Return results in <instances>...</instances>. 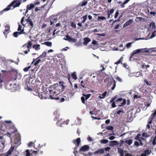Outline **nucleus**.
<instances>
[{
    "label": "nucleus",
    "instance_id": "obj_1",
    "mask_svg": "<svg viewBox=\"0 0 156 156\" xmlns=\"http://www.w3.org/2000/svg\"><path fill=\"white\" fill-rule=\"evenodd\" d=\"M64 82L63 81H60L59 85L57 83L55 84L52 86H50L48 88L45 89V92L40 93L39 92L40 89V88L37 87L36 89L35 86L33 88V93L35 95L38 96L41 99H46L50 97L51 99L58 100L60 98L57 95L63 91L66 88L64 85Z\"/></svg>",
    "mask_w": 156,
    "mask_h": 156
},
{
    "label": "nucleus",
    "instance_id": "obj_2",
    "mask_svg": "<svg viewBox=\"0 0 156 156\" xmlns=\"http://www.w3.org/2000/svg\"><path fill=\"white\" fill-rule=\"evenodd\" d=\"M20 5V0H14L6 8L0 11V15H2L4 11H6L10 9H13Z\"/></svg>",
    "mask_w": 156,
    "mask_h": 156
},
{
    "label": "nucleus",
    "instance_id": "obj_3",
    "mask_svg": "<svg viewBox=\"0 0 156 156\" xmlns=\"http://www.w3.org/2000/svg\"><path fill=\"white\" fill-rule=\"evenodd\" d=\"M117 97L116 96H115L110 101V103H112L111 106L112 107L114 108L116 107V105H115V102L119 101H121L122 100H123L122 102L121 103L120 105H118L119 107H121L123 105H125L126 103V100L125 99H124L122 100V98H119L117 99L116 100Z\"/></svg>",
    "mask_w": 156,
    "mask_h": 156
},
{
    "label": "nucleus",
    "instance_id": "obj_4",
    "mask_svg": "<svg viewBox=\"0 0 156 156\" xmlns=\"http://www.w3.org/2000/svg\"><path fill=\"white\" fill-rule=\"evenodd\" d=\"M116 81H115L113 78L112 77V79L107 83V86L108 87H111L112 90H113L114 89L115 86Z\"/></svg>",
    "mask_w": 156,
    "mask_h": 156
},
{
    "label": "nucleus",
    "instance_id": "obj_5",
    "mask_svg": "<svg viewBox=\"0 0 156 156\" xmlns=\"http://www.w3.org/2000/svg\"><path fill=\"white\" fill-rule=\"evenodd\" d=\"M65 38H64L63 39L66 41H68L69 42L76 43L77 42V40L75 38H72L70 37L68 35H67L65 36Z\"/></svg>",
    "mask_w": 156,
    "mask_h": 156
},
{
    "label": "nucleus",
    "instance_id": "obj_6",
    "mask_svg": "<svg viewBox=\"0 0 156 156\" xmlns=\"http://www.w3.org/2000/svg\"><path fill=\"white\" fill-rule=\"evenodd\" d=\"M8 128L11 134L16 132L17 131L15 126L12 124H11L9 126Z\"/></svg>",
    "mask_w": 156,
    "mask_h": 156
},
{
    "label": "nucleus",
    "instance_id": "obj_7",
    "mask_svg": "<svg viewBox=\"0 0 156 156\" xmlns=\"http://www.w3.org/2000/svg\"><path fill=\"white\" fill-rule=\"evenodd\" d=\"M144 49H138L133 51L130 54V60L131 59L132 57L134 56L135 54H136L138 53H139L141 52H144Z\"/></svg>",
    "mask_w": 156,
    "mask_h": 156
},
{
    "label": "nucleus",
    "instance_id": "obj_8",
    "mask_svg": "<svg viewBox=\"0 0 156 156\" xmlns=\"http://www.w3.org/2000/svg\"><path fill=\"white\" fill-rule=\"evenodd\" d=\"M98 45L97 41L94 40L92 42V43L89 45V47L94 50L97 48Z\"/></svg>",
    "mask_w": 156,
    "mask_h": 156
},
{
    "label": "nucleus",
    "instance_id": "obj_9",
    "mask_svg": "<svg viewBox=\"0 0 156 156\" xmlns=\"http://www.w3.org/2000/svg\"><path fill=\"white\" fill-rule=\"evenodd\" d=\"M89 146L87 145H84L81 147L79 149V151L80 152H85L88 151L89 149Z\"/></svg>",
    "mask_w": 156,
    "mask_h": 156
},
{
    "label": "nucleus",
    "instance_id": "obj_10",
    "mask_svg": "<svg viewBox=\"0 0 156 156\" xmlns=\"http://www.w3.org/2000/svg\"><path fill=\"white\" fill-rule=\"evenodd\" d=\"M30 84L29 82H26L25 84L24 88L25 89L29 91H33V89L32 90V89L30 87Z\"/></svg>",
    "mask_w": 156,
    "mask_h": 156
},
{
    "label": "nucleus",
    "instance_id": "obj_11",
    "mask_svg": "<svg viewBox=\"0 0 156 156\" xmlns=\"http://www.w3.org/2000/svg\"><path fill=\"white\" fill-rule=\"evenodd\" d=\"M151 149H147L144 151L143 153L141 154L140 156H147L151 153Z\"/></svg>",
    "mask_w": 156,
    "mask_h": 156
},
{
    "label": "nucleus",
    "instance_id": "obj_12",
    "mask_svg": "<svg viewBox=\"0 0 156 156\" xmlns=\"http://www.w3.org/2000/svg\"><path fill=\"white\" fill-rule=\"evenodd\" d=\"M81 141L80 138H78L76 140H73V143L76 146V147H77L80 144Z\"/></svg>",
    "mask_w": 156,
    "mask_h": 156
},
{
    "label": "nucleus",
    "instance_id": "obj_13",
    "mask_svg": "<svg viewBox=\"0 0 156 156\" xmlns=\"http://www.w3.org/2000/svg\"><path fill=\"white\" fill-rule=\"evenodd\" d=\"M34 4H31L30 5L28 4L27 5L26 10L25 12V14L28 12V10L34 8Z\"/></svg>",
    "mask_w": 156,
    "mask_h": 156
},
{
    "label": "nucleus",
    "instance_id": "obj_14",
    "mask_svg": "<svg viewBox=\"0 0 156 156\" xmlns=\"http://www.w3.org/2000/svg\"><path fill=\"white\" fill-rule=\"evenodd\" d=\"M83 39L84 41L83 44L85 45H87L91 41V39L87 37H84L83 38Z\"/></svg>",
    "mask_w": 156,
    "mask_h": 156
},
{
    "label": "nucleus",
    "instance_id": "obj_15",
    "mask_svg": "<svg viewBox=\"0 0 156 156\" xmlns=\"http://www.w3.org/2000/svg\"><path fill=\"white\" fill-rule=\"evenodd\" d=\"M133 21L132 19H129L123 25V27L125 28L128 26L130 25L133 22Z\"/></svg>",
    "mask_w": 156,
    "mask_h": 156
},
{
    "label": "nucleus",
    "instance_id": "obj_16",
    "mask_svg": "<svg viewBox=\"0 0 156 156\" xmlns=\"http://www.w3.org/2000/svg\"><path fill=\"white\" fill-rule=\"evenodd\" d=\"M14 148H15L14 147V146H12L11 148L7 152L6 154L5 155V156H8L9 155H10L11 154L12 152V151H13L14 150Z\"/></svg>",
    "mask_w": 156,
    "mask_h": 156
},
{
    "label": "nucleus",
    "instance_id": "obj_17",
    "mask_svg": "<svg viewBox=\"0 0 156 156\" xmlns=\"http://www.w3.org/2000/svg\"><path fill=\"white\" fill-rule=\"evenodd\" d=\"M14 148H15L14 147V146H12L11 148L7 152L6 154L5 155V156H8L9 155H10L11 154L12 152V151H13L14 150Z\"/></svg>",
    "mask_w": 156,
    "mask_h": 156
},
{
    "label": "nucleus",
    "instance_id": "obj_18",
    "mask_svg": "<svg viewBox=\"0 0 156 156\" xmlns=\"http://www.w3.org/2000/svg\"><path fill=\"white\" fill-rule=\"evenodd\" d=\"M46 52H43L42 54L40 55L39 57H37L36 59H34L33 61L32 62V64L34 62L36 59L38 58H42L45 57H46Z\"/></svg>",
    "mask_w": 156,
    "mask_h": 156
},
{
    "label": "nucleus",
    "instance_id": "obj_19",
    "mask_svg": "<svg viewBox=\"0 0 156 156\" xmlns=\"http://www.w3.org/2000/svg\"><path fill=\"white\" fill-rule=\"evenodd\" d=\"M5 27L6 29L4 30L3 32V34L5 36V34H7L9 33V30L10 28V26L8 24H7L5 26Z\"/></svg>",
    "mask_w": 156,
    "mask_h": 156
},
{
    "label": "nucleus",
    "instance_id": "obj_20",
    "mask_svg": "<svg viewBox=\"0 0 156 156\" xmlns=\"http://www.w3.org/2000/svg\"><path fill=\"white\" fill-rule=\"evenodd\" d=\"M104 153V150L103 148L99 149L96 151L94 152V154H103Z\"/></svg>",
    "mask_w": 156,
    "mask_h": 156
},
{
    "label": "nucleus",
    "instance_id": "obj_21",
    "mask_svg": "<svg viewBox=\"0 0 156 156\" xmlns=\"http://www.w3.org/2000/svg\"><path fill=\"white\" fill-rule=\"evenodd\" d=\"M26 21L28 23V25H30L31 27V28L33 27L34 25L31 19L29 18H28L26 20Z\"/></svg>",
    "mask_w": 156,
    "mask_h": 156
},
{
    "label": "nucleus",
    "instance_id": "obj_22",
    "mask_svg": "<svg viewBox=\"0 0 156 156\" xmlns=\"http://www.w3.org/2000/svg\"><path fill=\"white\" fill-rule=\"evenodd\" d=\"M118 152L121 156H124V152L123 150L121 148L118 147L117 148Z\"/></svg>",
    "mask_w": 156,
    "mask_h": 156
},
{
    "label": "nucleus",
    "instance_id": "obj_23",
    "mask_svg": "<svg viewBox=\"0 0 156 156\" xmlns=\"http://www.w3.org/2000/svg\"><path fill=\"white\" fill-rule=\"evenodd\" d=\"M33 48H34L36 50L38 51L39 50L40 48V44H38L37 45H33L32 46Z\"/></svg>",
    "mask_w": 156,
    "mask_h": 156
},
{
    "label": "nucleus",
    "instance_id": "obj_24",
    "mask_svg": "<svg viewBox=\"0 0 156 156\" xmlns=\"http://www.w3.org/2000/svg\"><path fill=\"white\" fill-rule=\"evenodd\" d=\"M42 44L45 45H46L50 47H51L52 46V43L50 41L45 42L42 43Z\"/></svg>",
    "mask_w": 156,
    "mask_h": 156
},
{
    "label": "nucleus",
    "instance_id": "obj_25",
    "mask_svg": "<svg viewBox=\"0 0 156 156\" xmlns=\"http://www.w3.org/2000/svg\"><path fill=\"white\" fill-rule=\"evenodd\" d=\"M38 147L39 148L37 151H35L32 150H30V151L32 153V154H34V155H36L37 154V153L40 150L39 149H40V148L41 147H40V144H39L38 146Z\"/></svg>",
    "mask_w": 156,
    "mask_h": 156
},
{
    "label": "nucleus",
    "instance_id": "obj_26",
    "mask_svg": "<svg viewBox=\"0 0 156 156\" xmlns=\"http://www.w3.org/2000/svg\"><path fill=\"white\" fill-rule=\"evenodd\" d=\"M107 93V91H105L101 95L99 96V98L100 99H103L105 98Z\"/></svg>",
    "mask_w": 156,
    "mask_h": 156
},
{
    "label": "nucleus",
    "instance_id": "obj_27",
    "mask_svg": "<svg viewBox=\"0 0 156 156\" xmlns=\"http://www.w3.org/2000/svg\"><path fill=\"white\" fill-rule=\"evenodd\" d=\"M150 26L151 27L154 29H156V25L155 23L154 22H152L150 24Z\"/></svg>",
    "mask_w": 156,
    "mask_h": 156
},
{
    "label": "nucleus",
    "instance_id": "obj_28",
    "mask_svg": "<svg viewBox=\"0 0 156 156\" xmlns=\"http://www.w3.org/2000/svg\"><path fill=\"white\" fill-rule=\"evenodd\" d=\"M83 96L85 97V98L86 100H87L91 96V94H83Z\"/></svg>",
    "mask_w": 156,
    "mask_h": 156
},
{
    "label": "nucleus",
    "instance_id": "obj_29",
    "mask_svg": "<svg viewBox=\"0 0 156 156\" xmlns=\"http://www.w3.org/2000/svg\"><path fill=\"white\" fill-rule=\"evenodd\" d=\"M87 15H86L84 16H82V18H81V19L82 18H83V20L81 21V23H84L85 21L86 20H87Z\"/></svg>",
    "mask_w": 156,
    "mask_h": 156
},
{
    "label": "nucleus",
    "instance_id": "obj_30",
    "mask_svg": "<svg viewBox=\"0 0 156 156\" xmlns=\"http://www.w3.org/2000/svg\"><path fill=\"white\" fill-rule=\"evenodd\" d=\"M81 85L83 87H85L87 86L86 82L85 81L84 82H83L82 81H81Z\"/></svg>",
    "mask_w": 156,
    "mask_h": 156
},
{
    "label": "nucleus",
    "instance_id": "obj_31",
    "mask_svg": "<svg viewBox=\"0 0 156 156\" xmlns=\"http://www.w3.org/2000/svg\"><path fill=\"white\" fill-rule=\"evenodd\" d=\"M26 154V156H32L33 155L30 152L29 150L28 149L27 150L25 151Z\"/></svg>",
    "mask_w": 156,
    "mask_h": 156
},
{
    "label": "nucleus",
    "instance_id": "obj_32",
    "mask_svg": "<svg viewBox=\"0 0 156 156\" xmlns=\"http://www.w3.org/2000/svg\"><path fill=\"white\" fill-rule=\"evenodd\" d=\"M141 134L140 133H139L137 134V136H136V137L135 138V139L136 140H137L138 141H140V136H141Z\"/></svg>",
    "mask_w": 156,
    "mask_h": 156
},
{
    "label": "nucleus",
    "instance_id": "obj_33",
    "mask_svg": "<svg viewBox=\"0 0 156 156\" xmlns=\"http://www.w3.org/2000/svg\"><path fill=\"white\" fill-rule=\"evenodd\" d=\"M124 142L128 144L129 145H130L132 143V140L129 139L128 140H126L124 141Z\"/></svg>",
    "mask_w": 156,
    "mask_h": 156
},
{
    "label": "nucleus",
    "instance_id": "obj_34",
    "mask_svg": "<svg viewBox=\"0 0 156 156\" xmlns=\"http://www.w3.org/2000/svg\"><path fill=\"white\" fill-rule=\"evenodd\" d=\"M114 11V10L113 9H112L110 10L108 9L107 10V13L111 15L113 13Z\"/></svg>",
    "mask_w": 156,
    "mask_h": 156
},
{
    "label": "nucleus",
    "instance_id": "obj_35",
    "mask_svg": "<svg viewBox=\"0 0 156 156\" xmlns=\"http://www.w3.org/2000/svg\"><path fill=\"white\" fill-rule=\"evenodd\" d=\"M71 76L72 78L74 80H76L77 79V77L76 72H74L73 73H72L71 74Z\"/></svg>",
    "mask_w": 156,
    "mask_h": 156
},
{
    "label": "nucleus",
    "instance_id": "obj_36",
    "mask_svg": "<svg viewBox=\"0 0 156 156\" xmlns=\"http://www.w3.org/2000/svg\"><path fill=\"white\" fill-rule=\"evenodd\" d=\"M110 143L112 144V145H116L118 144L119 143L116 141H110Z\"/></svg>",
    "mask_w": 156,
    "mask_h": 156
},
{
    "label": "nucleus",
    "instance_id": "obj_37",
    "mask_svg": "<svg viewBox=\"0 0 156 156\" xmlns=\"http://www.w3.org/2000/svg\"><path fill=\"white\" fill-rule=\"evenodd\" d=\"M151 102V101L150 102L149 101H147L145 102V106H146L147 107H149L150 105Z\"/></svg>",
    "mask_w": 156,
    "mask_h": 156
},
{
    "label": "nucleus",
    "instance_id": "obj_38",
    "mask_svg": "<svg viewBox=\"0 0 156 156\" xmlns=\"http://www.w3.org/2000/svg\"><path fill=\"white\" fill-rule=\"evenodd\" d=\"M32 44L31 41H29L27 44V47L29 49L31 48V46Z\"/></svg>",
    "mask_w": 156,
    "mask_h": 156
},
{
    "label": "nucleus",
    "instance_id": "obj_39",
    "mask_svg": "<svg viewBox=\"0 0 156 156\" xmlns=\"http://www.w3.org/2000/svg\"><path fill=\"white\" fill-rule=\"evenodd\" d=\"M108 142V140L106 139L102 140L100 141V142L102 144H106Z\"/></svg>",
    "mask_w": 156,
    "mask_h": 156
},
{
    "label": "nucleus",
    "instance_id": "obj_40",
    "mask_svg": "<svg viewBox=\"0 0 156 156\" xmlns=\"http://www.w3.org/2000/svg\"><path fill=\"white\" fill-rule=\"evenodd\" d=\"M19 34H20L19 32H15L13 33V35L15 37H17Z\"/></svg>",
    "mask_w": 156,
    "mask_h": 156
},
{
    "label": "nucleus",
    "instance_id": "obj_41",
    "mask_svg": "<svg viewBox=\"0 0 156 156\" xmlns=\"http://www.w3.org/2000/svg\"><path fill=\"white\" fill-rule=\"evenodd\" d=\"M156 116V109L155 110L154 112L153 113H152L150 116L151 118H152L154 119Z\"/></svg>",
    "mask_w": 156,
    "mask_h": 156
},
{
    "label": "nucleus",
    "instance_id": "obj_42",
    "mask_svg": "<svg viewBox=\"0 0 156 156\" xmlns=\"http://www.w3.org/2000/svg\"><path fill=\"white\" fill-rule=\"evenodd\" d=\"M81 99L82 103L83 104H86V103L85 102L86 99L85 97H84L83 96L81 98Z\"/></svg>",
    "mask_w": 156,
    "mask_h": 156
},
{
    "label": "nucleus",
    "instance_id": "obj_43",
    "mask_svg": "<svg viewBox=\"0 0 156 156\" xmlns=\"http://www.w3.org/2000/svg\"><path fill=\"white\" fill-rule=\"evenodd\" d=\"M57 20V18L52 19L50 20L51 25L53 24L54 23V22L56 21Z\"/></svg>",
    "mask_w": 156,
    "mask_h": 156
},
{
    "label": "nucleus",
    "instance_id": "obj_44",
    "mask_svg": "<svg viewBox=\"0 0 156 156\" xmlns=\"http://www.w3.org/2000/svg\"><path fill=\"white\" fill-rule=\"evenodd\" d=\"M105 128L106 129L110 130H112L113 129V127L111 126H107Z\"/></svg>",
    "mask_w": 156,
    "mask_h": 156
},
{
    "label": "nucleus",
    "instance_id": "obj_45",
    "mask_svg": "<svg viewBox=\"0 0 156 156\" xmlns=\"http://www.w3.org/2000/svg\"><path fill=\"white\" fill-rule=\"evenodd\" d=\"M28 146L29 147H30L32 146H34V143L32 141H30L29 142Z\"/></svg>",
    "mask_w": 156,
    "mask_h": 156
},
{
    "label": "nucleus",
    "instance_id": "obj_46",
    "mask_svg": "<svg viewBox=\"0 0 156 156\" xmlns=\"http://www.w3.org/2000/svg\"><path fill=\"white\" fill-rule=\"evenodd\" d=\"M87 3V1H83L81 5V6H84L86 5Z\"/></svg>",
    "mask_w": 156,
    "mask_h": 156
},
{
    "label": "nucleus",
    "instance_id": "obj_47",
    "mask_svg": "<svg viewBox=\"0 0 156 156\" xmlns=\"http://www.w3.org/2000/svg\"><path fill=\"white\" fill-rule=\"evenodd\" d=\"M70 23L71 26L72 27H74V28H76V24H75V23L73 22H71Z\"/></svg>",
    "mask_w": 156,
    "mask_h": 156
},
{
    "label": "nucleus",
    "instance_id": "obj_48",
    "mask_svg": "<svg viewBox=\"0 0 156 156\" xmlns=\"http://www.w3.org/2000/svg\"><path fill=\"white\" fill-rule=\"evenodd\" d=\"M31 66H29L27 67H25L23 69V71L24 72H27L28 71V70L30 68Z\"/></svg>",
    "mask_w": 156,
    "mask_h": 156
},
{
    "label": "nucleus",
    "instance_id": "obj_49",
    "mask_svg": "<svg viewBox=\"0 0 156 156\" xmlns=\"http://www.w3.org/2000/svg\"><path fill=\"white\" fill-rule=\"evenodd\" d=\"M153 118H151V117H149V118L148 119V120H149V121L147 123L148 124H151L152 122V121L153 119Z\"/></svg>",
    "mask_w": 156,
    "mask_h": 156
},
{
    "label": "nucleus",
    "instance_id": "obj_50",
    "mask_svg": "<svg viewBox=\"0 0 156 156\" xmlns=\"http://www.w3.org/2000/svg\"><path fill=\"white\" fill-rule=\"evenodd\" d=\"M156 34V30H154L152 33V34L151 36L150 37V38H152L154 37L155 36V34Z\"/></svg>",
    "mask_w": 156,
    "mask_h": 156
},
{
    "label": "nucleus",
    "instance_id": "obj_51",
    "mask_svg": "<svg viewBox=\"0 0 156 156\" xmlns=\"http://www.w3.org/2000/svg\"><path fill=\"white\" fill-rule=\"evenodd\" d=\"M40 0H36L34 2V5H39L40 4Z\"/></svg>",
    "mask_w": 156,
    "mask_h": 156
},
{
    "label": "nucleus",
    "instance_id": "obj_52",
    "mask_svg": "<svg viewBox=\"0 0 156 156\" xmlns=\"http://www.w3.org/2000/svg\"><path fill=\"white\" fill-rule=\"evenodd\" d=\"M124 113V110L123 109H122V110H119L117 112V114L119 115H120L121 114V113Z\"/></svg>",
    "mask_w": 156,
    "mask_h": 156
},
{
    "label": "nucleus",
    "instance_id": "obj_53",
    "mask_svg": "<svg viewBox=\"0 0 156 156\" xmlns=\"http://www.w3.org/2000/svg\"><path fill=\"white\" fill-rule=\"evenodd\" d=\"M111 79L109 78H106L104 80V82L105 83H107V82H108Z\"/></svg>",
    "mask_w": 156,
    "mask_h": 156
},
{
    "label": "nucleus",
    "instance_id": "obj_54",
    "mask_svg": "<svg viewBox=\"0 0 156 156\" xmlns=\"http://www.w3.org/2000/svg\"><path fill=\"white\" fill-rule=\"evenodd\" d=\"M142 136L143 137H149V136L148 135V134L146 133H142Z\"/></svg>",
    "mask_w": 156,
    "mask_h": 156
},
{
    "label": "nucleus",
    "instance_id": "obj_55",
    "mask_svg": "<svg viewBox=\"0 0 156 156\" xmlns=\"http://www.w3.org/2000/svg\"><path fill=\"white\" fill-rule=\"evenodd\" d=\"M5 122L6 123H7V124H9L7 126V128H8V126H9L11 124H12L11 122V121H5Z\"/></svg>",
    "mask_w": 156,
    "mask_h": 156
},
{
    "label": "nucleus",
    "instance_id": "obj_56",
    "mask_svg": "<svg viewBox=\"0 0 156 156\" xmlns=\"http://www.w3.org/2000/svg\"><path fill=\"white\" fill-rule=\"evenodd\" d=\"M59 114L58 115L56 116L54 118V120L55 121L56 120L58 121V119L59 118Z\"/></svg>",
    "mask_w": 156,
    "mask_h": 156
},
{
    "label": "nucleus",
    "instance_id": "obj_57",
    "mask_svg": "<svg viewBox=\"0 0 156 156\" xmlns=\"http://www.w3.org/2000/svg\"><path fill=\"white\" fill-rule=\"evenodd\" d=\"M98 20H99L100 19H101L102 20H105L106 19L105 17L104 16H99L98 17Z\"/></svg>",
    "mask_w": 156,
    "mask_h": 156
},
{
    "label": "nucleus",
    "instance_id": "obj_58",
    "mask_svg": "<svg viewBox=\"0 0 156 156\" xmlns=\"http://www.w3.org/2000/svg\"><path fill=\"white\" fill-rule=\"evenodd\" d=\"M152 144L153 145L156 144V136L152 142Z\"/></svg>",
    "mask_w": 156,
    "mask_h": 156
},
{
    "label": "nucleus",
    "instance_id": "obj_59",
    "mask_svg": "<svg viewBox=\"0 0 156 156\" xmlns=\"http://www.w3.org/2000/svg\"><path fill=\"white\" fill-rule=\"evenodd\" d=\"M62 120V118H59L56 123V125H57L58 124L60 123Z\"/></svg>",
    "mask_w": 156,
    "mask_h": 156
},
{
    "label": "nucleus",
    "instance_id": "obj_60",
    "mask_svg": "<svg viewBox=\"0 0 156 156\" xmlns=\"http://www.w3.org/2000/svg\"><path fill=\"white\" fill-rule=\"evenodd\" d=\"M119 14V11L118 10H117L115 13V15L114 16V18L115 19L117 18Z\"/></svg>",
    "mask_w": 156,
    "mask_h": 156
},
{
    "label": "nucleus",
    "instance_id": "obj_61",
    "mask_svg": "<svg viewBox=\"0 0 156 156\" xmlns=\"http://www.w3.org/2000/svg\"><path fill=\"white\" fill-rule=\"evenodd\" d=\"M41 61V60L40 59H38L37 60V61L34 63V65L35 66H37V65Z\"/></svg>",
    "mask_w": 156,
    "mask_h": 156
},
{
    "label": "nucleus",
    "instance_id": "obj_62",
    "mask_svg": "<svg viewBox=\"0 0 156 156\" xmlns=\"http://www.w3.org/2000/svg\"><path fill=\"white\" fill-rule=\"evenodd\" d=\"M115 79H116L117 80H118L119 82H121L122 81V79L119 77L117 76L116 77V78H115Z\"/></svg>",
    "mask_w": 156,
    "mask_h": 156
},
{
    "label": "nucleus",
    "instance_id": "obj_63",
    "mask_svg": "<svg viewBox=\"0 0 156 156\" xmlns=\"http://www.w3.org/2000/svg\"><path fill=\"white\" fill-rule=\"evenodd\" d=\"M122 57H121L120 59H119L117 62L115 63V64H119L121 62V59Z\"/></svg>",
    "mask_w": 156,
    "mask_h": 156
},
{
    "label": "nucleus",
    "instance_id": "obj_64",
    "mask_svg": "<svg viewBox=\"0 0 156 156\" xmlns=\"http://www.w3.org/2000/svg\"><path fill=\"white\" fill-rule=\"evenodd\" d=\"M134 145L137 146H140L139 143L137 141H135L134 142Z\"/></svg>",
    "mask_w": 156,
    "mask_h": 156
}]
</instances>
